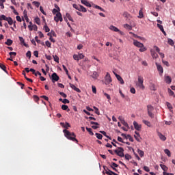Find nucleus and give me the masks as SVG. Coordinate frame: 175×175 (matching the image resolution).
Returning <instances> with one entry per match:
<instances>
[{
	"label": "nucleus",
	"mask_w": 175,
	"mask_h": 175,
	"mask_svg": "<svg viewBox=\"0 0 175 175\" xmlns=\"http://www.w3.org/2000/svg\"><path fill=\"white\" fill-rule=\"evenodd\" d=\"M64 133V136L68 139V140H72V142H76V143H79L77 139H76V134L75 133H70L69 131L64 129L63 131Z\"/></svg>",
	"instance_id": "obj_1"
},
{
	"label": "nucleus",
	"mask_w": 175,
	"mask_h": 175,
	"mask_svg": "<svg viewBox=\"0 0 175 175\" xmlns=\"http://www.w3.org/2000/svg\"><path fill=\"white\" fill-rule=\"evenodd\" d=\"M144 81L143 77L138 76L137 85L141 90H144V85H143Z\"/></svg>",
	"instance_id": "obj_2"
},
{
	"label": "nucleus",
	"mask_w": 175,
	"mask_h": 175,
	"mask_svg": "<svg viewBox=\"0 0 175 175\" xmlns=\"http://www.w3.org/2000/svg\"><path fill=\"white\" fill-rule=\"evenodd\" d=\"M0 20H4L5 21H8L9 25H13L14 24V21L13 19L12 18V17H6V16L5 15H1L0 16Z\"/></svg>",
	"instance_id": "obj_3"
},
{
	"label": "nucleus",
	"mask_w": 175,
	"mask_h": 175,
	"mask_svg": "<svg viewBox=\"0 0 175 175\" xmlns=\"http://www.w3.org/2000/svg\"><path fill=\"white\" fill-rule=\"evenodd\" d=\"M114 152L118 154V157H120L121 158L125 157V154H124V148L121 147H118V149L114 150Z\"/></svg>",
	"instance_id": "obj_4"
},
{
	"label": "nucleus",
	"mask_w": 175,
	"mask_h": 175,
	"mask_svg": "<svg viewBox=\"0 0 175 175\" xmlns=\"http://www.w3.org/2000/svg\"><path fill=\"white\" fill-rule=\"evenodd\" d=\"M147 110L149 117H150V118H154V113H152V111H154V107H152V105H148Z\"/></svg>",
	"instance_id": "obj_5"
},
{
	"label": "nucleus",
	"mask_w": 175,
	"mask_h": 175,
	"mask_svg": "<svg viewBox=\"0 0 175 175\" xmlns=\"http://www.w3.org/2000/svg\"><path fill=\"white\" fill-rule=\"evenodd\" d=\"M111 81H113L111 80V77L110 76V74L109 72H107L105 77V84H106V85H109V84H110Z\"/></svg>",
	"instance_id": "obj_6"
},
{
	"label": "nucleus",
	"mask_w": 175,
	"mask_h": 175,
	"mask_svg": "<svg viewBox=\"0 0 175 175\" xmlns=\"http://www.w3.org/2000/svg\"><path fill=\"white\" fill-rule=\"evenodd\" d=\"M54 21L56 23H58V21H60L61 23H62L64 19L62 18V14H61V12H57L56 14V16L54 17Z\"/></svg>",
	"instance_id": "obj_7"
},
{
	"label": "nucleus",
	"mask_w": 175,
	"mask_h": 175,
	"mask_svg": "<svg viewBox=\"0 0 175 175\" xmlns=\"http://www.w3.org/2000/svg\"><path fill=\"white\" fill-rule=\"evenodd\" d=\"M52 82L55 83L59 80V77L57 76V73L54 72L51 75Z\"/></svg>",
	"instance_id": "obj_8"
},
{
	"label": "nucleus",
	"mask_w": 175,
	"mask_h": 175,
	"mask_svg": "<svg viewBox=\"0 0 175 175\" xmlns=\"http://www.w3.org/2000/svg\"><path fill=\"white\" fill-rule=\"evenodd\" d=\"M133 44H134V46H135L136 47H139V49L141 47H144V44H143V43H142L137 40H134V41H133Z\"/></svg>",
	"instance_id": "obj_9"
},
{
	"label": "nucleus",
	"mask_w": 175,
	"mask_h": 175,
	"mask_svg": "<svg viewBox=\"0 0 175 175\" xmlns=\"http://www.w3.org/2000/svg\"><path fill=\"white\" fill-rule=\"evenodd\" d=\"M133 125H134V128H135V129H136V131H141L142 130V125L139 124L137 123V122L134 121L133 122Z\"/></svg>",
	"instance_id": "obj_10"
},
{
	"label": "nucleus",
	"mask_w": 175,
	"mask_h": 175,
	"mask_svg": "<svg viewBox=\"0 0 175 175\" xmlns=\"http://www.w3.org/2000/svg\"><path fill=\"white\" fill-rule=\"evenodd\" d=\"M90 124L91 125H93L92 126V128L93 129H98V128H99V123L96 122H90Z\"/></svg>",
	"instance_id": "obj_11"
},
{
	"label": "nucleus",
	"mask_w": 175,
	"mask_h": 175,
	"mask_svg": "<svg viewBox=\"0 0 175 175\" xmlns=\"http://www.w3.org/2000/svg\"><path fill=\"white\" fill-rule=\"evenodd\" d=\"M122 16L124 17V18H126V20H131V18H132V16H131V14L126 12H124Z\"/></svg>",
	"instance_id": "obj_12"
},
{
	"label": "nucleus",
	"mask_w": 175,
	"mask_h": 175,
	"mask_svg": "<svg viewBox=\"0 0 175 175\" xmlns=\"http://www.w3.org/2000/svg\"><path fill=\"white\" fill-rule=\"evenodd\" d=\"M70 87L74 90V91H76L77 92H81V90H80V89H79V88H76V85L70 83Z\"/></svg>",
	"instance_id": "obj_13"
},
{
	"label": "nucleus",
	"mask_w": 175,
	"mask_h": 175,
	"mask_svg": "<svg viewBox=\"0 0 175 175\" xmlns=\"http://www.w3.org/2000/svg\"><path fill=\"white\" fill-rule=\"evenodd\" d=\"M150 54H151L152 58L157 59L159 57L158 53H157L156 51L152 49L150 50Z\"/></svg>",
	"instance_id": "obj_14"
},
{
	"label": "nucleus",
	"mask_w": 175,
	"mask_h": 175,
	"mask_svg": "<svg viewBox=\"0 0 175 175\" xmlns=\"http://www.w3.org/2000/svg\"><path fill=\"white\" fill-rule=\"evenodd\" d=\"M156 66L157 68V70H159V72H160V73H163V68L162 67V66H161V64L156 63Z\"/></svg>",
	"instance_id": "obj_15"
},
{
	"label": "nucleus",
	"mask_w": 175,
	"mask_h": 175,
	"mask_svg": "<svg viewBox=\"0 0 175 175\" xmlns=\"http://www.w3.org/2000/svg\"><path fill=\"white\" fill-rule=\"evenodd\" d=\"M157 135L160 139V140H162V142H165L166 140V137L165 135H163L162 133H157Z\"/></svg>",
	"instance_id": "obj_16"
},
{
	"label": "nucleus",
	"mask_w": 175,
	"mask_h": 175,
	"mask_svg": "<svg viewBox=\"0 0 175 175\" xmlns=\"http://www.w3.org/2000/svg\"><path fill=\"white\" fill-rule=\"evenodd\" d=\"M60 125L61 126H62L63 128H66V129H68V128H70V124L68 122H66V123L61 122Z\"/></svg>",
	"instance_id": "obj_17"
},
{
	"label": "nucleus",
	"mask_w": 175,
	"mask_h": 175,
	"mask_svg": "<svg viewBox=\"0 0 175 175\" xmlns=\"http://www.w3.org/2000/svg\"><path fill=\"white\" fill-rule=\"evenodd\" d=\"M116 77L118 81H120V84H124V79H122V77L121 76L118 75V74H116Z\"/></svg>",
	"instance_id": "obj_18"
},
{
	"label": "nucleus",
	"mask_w": 175,
	"mask_h": 175,
	"mask_svg": "<svg viewBox=\"0 0 175 175\" xmlns=\"http://www.w3.org/2000/svg\"><path fill=\"white\" fill-rule=\"evenodd\" d=\"M81 3L83 5H85V6H87L88 8H91V3H88L86 0H81Z\"/></svg>",
	"instance_id": "obj_19"
},
{
	"label": "nucleus",
	"mask_w": 175,
	"mask_h": 175,
	"mask_svg": "<svg viewBox=\"0 0 175 175\" xmlns=\"http://www.w3.org/2000/svg\"><path fill=\"white\" fill-rule=\"evenodd\" d=\"M109 29H111V31H113L114 32H120V29L113 25H111L109 27Z\"/></svg>",
	"instance_id": "obj_20"
},
{
	"label": "nucleus",
	"mask_w": 175,
	"mask_h": 175,
	"mask_svg": "<svg viewBox=\"0 0 175 175\" xmlns=\"http://www.w3.org/2000/svg\"><path fill=\"white\" fill-rule=\"evenodd\" d=\"M47 35L51 38L54 36L55 38H57V33H55V31L53 30H51V32L48 33Z\"/></svg>",
	"instance_id": "obj_21"
},
{
	"label": "nucleus",
	"mask_w": 175,
	"mask_h": 175,
	"mask_svg": "<svg viewBox=\"0 0 175 175\" xmlns=\"http://www.w3.org/2000/svg\"><path fill=\"white\" fill-rule=\"evenodd\" d=\"M137 17L138 18H143L144 17V14L143 13V8H141L139 11V16Z\"/></svg>",
	"instance_id": "obj_22"
},
{
	"label": "nucleus",
	"mask_w": 175,
	"mask_h": 175,
	"mask_svg": "<svg viewBox=\"0 0 175 175\" xmlns=\"http://www.w3.org/2000/svg\"><path fill=\"white\" fill-rule=\"evenodd\" d=\"M123 27L125 28V29H128V31H132V26L127 23L123 25Z\"/></svg>",
	"instance_id": "obj_23"
},
{
	"label": "nucleus",
	"mask_w": 175,
	"mask_h": 175,
	"mask_svg": "<svg viewBox=\"0 0 175 175\" xmlns=\"http://www.w3.org/2000/svg\"><path fill=\"white\" fill-rule=\"evenodd\" d=\"M150 90H151V91H157V86H155V84L150 83Z\"/></svg>",
	"instance_id": "obj_24"
},
{
	"label": "nucleus",
	"mask_w": 175,
	"mask_h": 175,
	"mask_svg": "<svg viewBox=\"0 0 175 175\" xmlns=\"http://www.w3.org/2000/svg\"><path fill=\"white\" fill-rule=\"evenodd\" d=\"M105 170V173L106 174H109V175H113L114 174V172L110 170H109V168L107 167V170L105 167H104Z\"/></svg>",
	"instance_id": "obj_25"
},
{
	"label": "nucleus",
	"mask_w": 175,
	"mask_h": 175,
	"mask_svg": "<svg viewBox=\"0 0 175 175\" xmlns=\"http://www.w3.org/2000/svg\"><path fill=\"white\" fill-rule=\"evenodd\" d=\"M165 81L167 83V84H170V83H172V78H170V77L167 76L165 77Z\"/></svg>",
	"instance_id": "obj_26"
},
{
	"label": "nucleus",
	"mask_w": 175,
	"mask_h": 175,
	"mask_svg": "<svg viewBox=\"0 0 175 175\" xmlns=\"http://www.w3.org/2000/svg\"><path fill=\"white\" fill-rule=\"evenodd\" d=\"M92 79H98L99 77V74L96 71L93 72V74L92 75Z\"/></svg>",
	"instance_id": "obj_27"
},
{
	"label": "nucleus",
	"mask_w": 175,
	"mask_h": 175,
	"mask_svg": "<svg viewBox=\"0 0 175 175\" xmlns=\"http://www.w3.org/2000/svg\"><path fill=\"white\" fill-rule=\"evenodd\" d=\"M5 43L7 44V46H12V44H13V40L8 39Z\"/></svg>",
	"instance_id": "obj_28"
},
{
	"label": "nucleus",
	"mask_w": 175,
	"mask_h": 175,
	"mask_svg": "<svg viewBox=\"0 0 175 175\" xmlns=\"http://www.w3.org/2000/svg\"><path fill=\"white\" fill-rule=\"evenodd\" d=\"M0 68L1 69H2V70L5 72V73H8V71L6 70V66H5V64H2L0 63Z\"/></svg>",
	"instance_id": "obj_29"
},
{
	"label": "nucleus",
	"mask_w": 175,
	"mask_h": 175,
	"mask_svg": "<svg viewBox=\"0 0 175 175\" xmlns=\"http://www.w3.org/2000/svg\"><path fill=\"white\" fill-rule=\"evenodd\" d=\"M137 152L139 155L141 157V158H143V157H144V152L143 150L138 149Z\"/></svg>",
	"instance_id": "obj_30"
},
{
	"label": "nucleus",
	"mask_w": 175,
	"mask_h": 175,
	"mask_svg": "<svg viewBox=\"0 0 175 175\" xmlns=\"http://www.w3.org/2000/svg\"><path fill=\"white\" fill-rule=\"evenodd\" d=\"M142 122H143L144 124H145V125H146L147 126H148L149 128H150V126H151V122H148V120H144L142 121Z\"/></svg>",
	"instance_id": "obj_31"
},
{
	"label": "nucleus",
	"mask_w": 175,
	"mask_h": 175,
	"mask_svg": "<svg viewBox=\"0 0 175 175\" xmlns=\"http://www.w3.org/2000/svg\"><path fill=\"white\" fill-rule=\"evenodd\" d=\"M100 133H102L105 137H107V139H109V140H111V137L106 133V131H100Z\"/></svg>",
	"instance_id": "obj_32"
},
{
	"label": "nucleus",
	"mask_w": 175,
	"mask_h": 175,
	"mask_svg": "<svg viewBox=\"0 0 175 175\" xmlns=\"http://www.w3.org/2000/svg\"><path fill=\"white\" fill-rule=\"evenodd\" d=\"M160 167L163 170V172H167V167L163 164H160Z\"/></svg>",
	"instance_id": "obj_33"
},
{
	"label": "nucleus",
	"mask_w": 175,
	"mask_h": 175,
	"mask_svg": "<svg viewBox=\"0 0 175 175\" xmlns=\"http://www.w3.org/2000/svg\"><path fill=\"white\" fill-rule=\"evenodd\" d=\"M66 16L67 18L69 20V21H72V23H73V18H72V16H70V14L66 13Z\"/></svg>",
	"instance_id": "obj_34"
},
{
	"label": "nucleus",
	"mask_w": 175,
	"mask_h": 175,
	"mask_svg": "<svg viewBox=\"0 0 175 175\" xmlns=\"http://www.w3.org/2000/svg\"><path fill=\"white\" fill-rule=\"evenodd\" d=\"M62 110H67V111H70V109H69V107L66 105H62Z\"/></svg>",
	"instance_id": "obj_35"
},
{
	"label": "nucleus",
	"mask_w": 175,
	"mask_h": 175,
	"mask_svg": "<svg viewBox=\"0 0 175 175\" xmlns=\"http://www.w3.org/2000/svg\"><path fill=\"white\" fill-rule=\"evenodd\" d=\"M166 105H167V107L169 109V110L170 111H172V110H173V106H172V104H170V103H169V102H167Z\"/></svg>",
	"instance_id": "obj_36"
},
{
	"label": "nucleus",
	"mask_w": 175,
	"mask_h": 175,
	"mask_svg": "<svg viewBox=\"0 0 175 175\" xmlns=\"http://www.w3.org/2000/svg\"><path fill=\"white\" fill-rule=\"evenodd\" d=\"M34 21L38 24V25H40V18L39 16L36 17Z\"/></svg>",
	"instance_id": "obj_37"
},
{
	"label": "nucleus",
	"mask_w": 175,
	"mask_h": 175,
	"mask_svg": "<svg viewBox=\"0 0 175 175\" xmlns=\"http://www.w3.org/2000/svg\"><path fill=\"white\" fill-rule=\"evenodd\" d=\"M86 131L91 135V136H94V133L92 132V129L86 127Z\"/></svg>",
	"instance_id": "obj_38"
},
{
	"label": "nucleus",
	"mask_w": 175,
	"mask_h": 175,
	"mask_svg": "<svg viewBox=\"0 0 175 175\" xmlns=\"http://www.w3.org/2000/svg\"><path fill=\"white\" fill-rule=\"evenodd\" d=\"M79 12H83V13H85L87 12V9H85L84 6L81 5V7L79 8Z\"/></svg>",
	"instance_id": "obj_39"
},
{
	"label": "nucleus",
	"mask_w": 175,
	"mask_h": 175,
	"mask_svg": "<svg viewBox=\"0 0 175 175\" xmlns=\"http://www.w3.org/2000/svg\"><path fill=\"white\" fill-rule=\"evenodd\" d=\"M122 125H124V126H126V128H128V129H129V124H128V123L126 122H125L124 120H122Z\"/></svg>",
	"instance_id": "obj_40"
},
{
	"label": "nucleus",
	"mask_w": 175,
	"mask_h": 175,
	"mask_svg": "<svg viewBox=\"0 0 175 175\" xmlns=\"http://www.w3.org/2000/svg\"><path fill=\"white\" fill-rule=\"evenodd\" d=\"M30 31H38V26L36 25H33L31 28H30Z\"/></svg>",
	"instance_id": "obj_41"
},
{
	"label": "nucleus",
	"mask_w": 175,
	"mask_h": 175,
	"mask_svg": "<svg viewBox=\"0 0 175 175\" xmlns=\"http://www.w3.org/2000/svg\"><path fill=\"white\" fill-rule=\"evenodd\" d=\"M95 135L97 139H98L99 140H102V137H103V135H102V134L96 133Z\"/></svg>",
	"instance_id": "obj_42"
},
{
	"label": "nucleus",
	"mask_w": 175,
	"mask_h": 175,
	"mask_svg": "<svg viewBox=\"0 0 175 175\" xmlns=\"http://www.w3.org/2000/svg\"><path fill=\"white\" fill-rule=\"evenodd\" d=\"M72 6L75 9L79 11L80 7L81 6V5L73 4Z\"/></svg>",
	"instance_id": "obj_43"
},
{
	"label": "nucleus",
	"mask_w": 175,
	"mask_h": 175,
	"mask_svg": "<svg viewBox=\"0 0 175 175\" xmlns=\"http://www.w3.org/2000/svg\"><path fill=\"white\" fill-rule=\"evenodd\" d=\"M44 29L45 32H50V28L49 27V26H47V24L44 25Z\"/></svg>",
	"instance_id": "obj_44"
},
{
	"label": "nucleus",
	"mask_w": 175,
	"mask_h": 175,
	"mask_svg": "<svg viewBox=\"0 0 175 175\" xmlns=\"http://www.w3.org/2000/svg\"><path fill=\"white\" fill-rule=\"evenodd\" d=\"M165 154H166L167 155V157H171L172 154L170 152V150H169L168 149H165L164 150Z\"/></svg>",
	"instance_id": "obj_45"
},
{
	"label": "nucleus",
	"mask_w": 175,
	"mask_h": 175,
	"mask_svg": "<svg viewBox=\"0 0 175 175\" xmlns=\"http://www.w3.org/2000/svg\"><path fill=\"white\" fill-rule=\"evenodd\" d=\"M64 70L66 72V75H67V76H69V71H68V68H66V66H65V65L62 66Z\"/></svg>",
	"instance_id": "obj_46"
},
{
	"label": "nucleus",
	"mask_w": 175,
	"mask_h": 175,
	"mask_svg": "<svg viewBox=\"0 0 175 175\" xmlns=\"http://www.w3.org/2000/svg\"><path fill=\"white\" fill-rule=\"evenodd\" d=\"M125 159H126V161H129V159H132V156H131L129 154H126Z\"/></svg>",
	"instance_id": "obj_47"
},
{
	"label": "nucleus",
	"mask_w": 175,
	"mask_h": 175,
	"mask_svg": "<svg viewBox=\"0 0 175 175\" xmlns=\"http://www.w3.org/2000/svg\"><path fill=\"white\" fill-rule=\"evenodd\" d=\"M168 92L171 96H174L175 98L174 92H173L172 90L168 89Z\"/></svg>",
	"instance_id": "obj_48"
},
{
	"label": "nucleus",
	"mask_w": 175,
	"mask_h": 175,
	"mask_svg": "<svg viewBox=\"0 0 175 175\" xmlns=\"http://www.w3.org/2000/svg\"><path fill=\"white\" fill-rule=\"evenodd\" d=\"M93 109H94L96 114H97L98 116H99V114H100V113L99 112V109H98V107H93Z\"/></svg>",
	"instance_id": "obj_49"
},
{
	"label": "nucleus",
	"mask_w": 175,
	"mask_h": 175,
	"mask_svg": "<svg viewBox=\"0 0 175 175\" xmlns=\"http://www.w3.org/2000/svg\"><path fill=\"white\" fill-rule=\"evenodd\" d=\"M33 5H34L36 8H39V6H40V3L38 1H33Z\"/></svg>",
	"instance_id": "obj_50"
},
{
	"label": "nucleus",
	"mask_w": 175,
	"mask_h": 175,
	"mask_svg": "<svg viewBox=\"0 0 175 175\" xmlns=\"http://www.w3.org/2000/svg\"><path fill=\"white\" fill-rule=\"evenodd\" d=\"M53 59L55 62H59V57H58L57 55H53Z\"/></svg>",
	"instance_id": "obj_51"
},
{
	"label": "nucleus",
	"mask_w": 175,
	"mask_h": 175,
	"mask_svg": "<svg viewBox=\"0 0 175 175\" xmlns=\"http://www.w3.org/2000/svg\"><path fill=\"white\" fill-rule=\"evenodd\" d=\"M147 49L144 46L139 48L140 53H144V51H146Z\"/></svg>",
	"instance_id": "obj_52"
},
{
	"label": "nucleus",
	"mask_w": 175,
	"mask_h": 175,
	"mask_svg": "<svg viewBox=\"0 0 175 175\" xmlns=\"http://www.w3.org/2000/svg\"><path fill=\"white\" fill-rule=\"evenodd\" d=\"M9 55H10V57L12 58V57H13V56L16 57L17 55V53H16V52H10Z\"/></svg>",
	"instance_id": "obj_53"
},
{
	"label": "nucleus",
	"mask_w": 175,
	"mask_h": 175,
	"mask_svg": "<svg viewBox=\"0 0 175 175\" xmlns=\"http://www.w3.org/2000/svg\"><path fill=\"white\" fill-rule=\"evenodd\" d=\"M168 44H170V46H174V41L172 39H168Z\"/></svg>",
	"instance_id": "obj_54"
},
{
	"label": "nucleus",
	"mask_w": 175,
	"mask_h": 175,
	"mask_svg": "<svg viewBox=\"0 0 175 175\" xmlns=\"http://www.w3.org/2000/svg\"><path fill=\"white\" fill-rule=\"evenodd\" d=\"M33 55H34V57H36V58H38L39 57V52L38 51H34Z\"/></svg>",
	"instance_id": "obj_55"
},
{
	"label": "nucleus",
	"mask_w": 175,
	"mask_h": 175,
	"mask_svg": "<svg viewBox=\"0 0 175 175\" xmlns=\"http://www.w3.org/2000/svg\"><path fill=\"white\" fill-rule=\"evenodd\" d=\"M94 8L96 9H98L99 10H100L101 12H105V10L103 8H102V7H100L99 5H95Z\"/></svg>",
	"instance_id": "obj_56"
},
{
	"label": "nucleus",
	"mask_w": 175,
	"mask_h": 175,
	"mask_svg": "<svg viewBox=\"0 0 175 175\" xmlns=\"http://www.w3.org/2000/svg\"><path fill=\"white\" fill-rule=\"evenodd\" d=\"M157 27L158 28H159V29L162 31H163L164 29H163V26L161 24H157Z\"/></svg>",
	"instance_id": "obj_57"
},
{
	"label": "nucleus",
	"mask_w": 175,
	"mask_h": 175,
	"mask_svg": "<svg viewBox=\"0 0 175 175\" xmlns=\"http://www.w3.org/2000/svg\"><path fill=\"white\" fill-rule=\"evenodd\" d=\"M162 62H163V64H164L165 65V66H170L169 62L162 59Z\"/></svg>",
	"instance_id": "obj_58"
},
{
	"label": "nucleus",
	"mask_w": 175,
	"mask_h": 175,
	"mask_svg": "<svg viewBox=\"0 0 175 175\" xmlns=\"http://www.w3.org/2000/svg\"><path fill=\"white\" fill-rule=\"evenodd\" d=\"M73 58L75 61H79V55H73Z\"/></svg>",
	"instance_id": "obj_59"
},
{
	"label": "nucleus",
	"mask_w": 175,
	"mask_h": 175,
	"mask_svg": "<svg viewBox=\"0 0 175 175\" xmlns=\"http://www.w3.org/2000/svg\"><path fill=\"white\" fill-rule=\"evenodd\" d=\"M127 139H129V140L130 142H133V137H132V136H131V135H127Z\"/></svg>",
	"instance_id": "obj_60"
},
{
	"label": "nucleus",
	"mask_w": 175,
	"mask_h": 175,
	"mask_svg": "<svg viewBox=\"0 0 175 175\" xmlns=\"http://www.w3.org/2000/svg\"><path fill=\"white\" fill-rule=\"evenodd\" d=\"M92 90L93 94H96V87L92 85Z\"/></svg>",
	"instance_id": "obj_61"
},
{
	"label": "nucleus",
	"mask_w": 175,
	"mask_h": 175,
	"mask_svg": "<svg viewBox=\"0 0 175 175\" xmlns=\"http://www.w3.org/2000/svg\"><path fill=\"white\" fill-rule=\"evenodd\" d=\"M45 44L47 47H51V42L50 41H46Z\"/></svg>",
	"instance_id": "obj_62"
},
{
	"label": "nucleus",
	"mask_w": 175,
	"mask_h": 175,
	"mask_svg": "<svg viewBox=\"0 0 175 175\" xmlns=\"http://www.w3.org/2000/svg\"><path fill=\"white\" fill-rule=\"evenodd\" d=\"M19 40L22 44H23V43H25V40L23 37H19Z\"/></svg>",
	"instance_id": "obj_63"
},
{
	"label": "nucleus",
	"mask_w": 175,
	"mask_h": 175,
	"mask_svg": "<svg viewBox=\"0 0 175 175\" xmlns=\"http://www.w3.org/2000/svg\"><path fill=\"white\" fill-rule=\"evenodd\" d=\"M26 57H28V58H31V51H28L27 52Z\"/></svg>",
	"instance_id": "obj_64"
}]
</instances>
